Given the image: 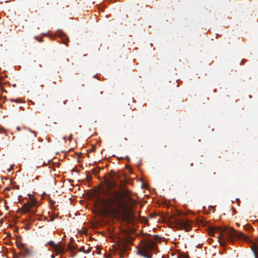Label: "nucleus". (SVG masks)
<instances>
[{
    "label": "nucleus",
    "mask_w": 258,
    "mask_h": 258,
    "mask_svg": "<svg viewBox=\"0 0 258 258\" xmlns=\"http://www.w3.org/2000/svg\"><path fill=\"white\" fill-rule=\"evenodd\" d=\"M117 179H119V175L116 173H113L110 179H105L106 187L102 194L106 199L99 198L103 212L106 216L117 215L120 212L126 211L135 203V201L131 197V192L127 188L120 186L122 192L113 190L117 185Z\"/></svg>",
    "instance_id": "f257e3e1"
},
{
    "label": "nucleus",
    "mask_w": 258,
    "mask_h": 258,
    "mask_svg": "<svg viewBox=\"0 0 258 258\" xmlns=\"http://www.w3.org/2000/svg\"><path fill=\"white\" fill-rule=\"evenodd\" d=\"M219 233L217 236L218 241L222 246L226 245L227 242H233L237 239L246 240L247 237L242 232H239L231 228L217 227L214 229H211L209 231L211 236H215V232Z\"/></svg>",
    "instance_id": "f03ea898"
},
{
    "label": "nucleus",
    "mask_w": 258,
    "mask_h": 258,
    "mask_svg": "<svg viewBox=\"0 0 258 258\" xmlns=\"http://www.w3.org/2000/svg\"><path fill=\"white\" fill-rule=\"evenodd\" d=\"M157 248V244L151 239L142 241L138 248L137 253L145 258H152V250Z\"/></svg>",
    "instance_id": "7ed1b4c3"
},
{
    "label": "nucleus",
    "mask_w": 258,
    "mask_h": 258,
    "mask_svg": "<svg viewBox=\"0 0 258 258\" xmlns=\"http://www.w3.org/2000/svg\"><path fill=\"white\" fill-rule=\"evenodd\" d=\"M170 221L177 228L184 229L185 231H189L191 229L190 222L186 218H180L177 216L173 215L171 217Z\"/></svg>",
    "instance_id": "20e7f679"
},
{
    "label": "nucleus",
    "mask_w": 258,
    "mask_h": 258,
    "mask_svg": "<svg viewBox=\"0 0 258 258\" xmlns=\"http://www.w3.org/2000/svg\"><path fill=\"white\" fill-rule=\"evenodd\" d=\"M134 240V239L130 238L129 240H125V241H123L122 243H120L119 245V248L121 251L120 253V257L123 258V252L127 251L130 249V247L127 244V243L132 242Z\"/></svg>",
    "instance_id": "39448f33"
},
{
    "label": "nucleus",
    "mask_w": 258,
    "mask_h": 258,
    "mask_svg": "<svg viewBox=\"0 0 258 258\" xmlns=\"http://www.w3.org/2000/svg\"><path fill=\"white\" fill-rule=\"evenodd\" d=\"M47 244L53 248L57 253H63L64 251V247L60 243L55 244L53 241H50L47 243Z\"/></svg>",
    "instance_id": "423d86ee"
},
{
    "label": "nucleus",
    "mask_w": 258,
    "mask_h": 258,
    "mask_svg": "<svg viewBox=\"0 0 258 258\" xmlns=\"http://www.w3.org/2000/svg\"><path fill=\"white\" fill-rule=\"evenodd\" d=\"M20 253L22 254L24 257L26 258L32 256L34 255V251L32 248H29L26 247L22 251H20Z\"/></svg>",
    "instance_id": "0eeeda50"
},
{
    "label": "nucleus",
    "mask_w": 258,
    "mask_h": 258,
    "mask_svg": "<svg viewBox=\"0 0 258 258\" xmlns=\"http://www.w3.org/2000/svg\"><path fill=\"white\" fill-rule=\"evenodd\" d=\"M56 35L61 38L62 43L65 45H67L69 42V38L66 36V34L62 31H59L57 32Z\"/></svg>",
    "instance_id": "6e6552de"
},
{
    "label": "nucleus",
    "mask_w": 258,
    "mask_h": 258,
    "mask_svg": "<svg viewBox=\"0 0 258 258\" xmlns=\"http://www.w3.org/2000/svg\"><path fill=\"white\" fill-rule=\"evenodd\" d=\"M33 205V203L31 202H28L26 203H25L22 207V210L23 213H25L29 211Z\"/></svg>",
    "instance_id": "1a4fd4ad"
},
{
    "label": "nucleus",
    "mask_w": 258,
    "mask_h": 258,
    "mask_svg": "<svg viewBox=\"0 0 258 258\" xmlns=\"http://www.w3.org/2000/svg\"><path fill=\"white\" fill-rule=\"evenodd\" d=\"M255 258H258V245L253 244L251 248Z\"/></svg>",
    "instance_id": "9d476101"
},
{
    "label": "nucleus",
    "mask_w": 258,
    "mask_h": 258,
    "mask_svg": "<svg viewBox=\"0 0 258 258\" xmlns=\"http://www.w3.org/2000/svg\"><path fill=\"white\" fill-rule=\"evenodd\" d=\"M16 245L21 251H22L26 247L25 244L22 242H16Z\"/></svg>",
    "instance_id": "9b49d317"
},
{
    "label": "nucleus",
    "mask_w": 258,
    "mask_h": 258,
    "mask_svg": "<svg viewBox=\"0 0 258 258\" xmlns=\"http://www.w3.org/2000/svg\"><path fill=\"white\" fill-rule=\"evenodd\" d=\"M33 143H31L30 145H29L28 144H27V147H26V149L28 150H29V151H31L33 149Z\"/></svg>",
    "instance_id": "f8f14e48"
},
{
    "label": "nucleus",
    "mask_w": 258,
    "mask_h": 258,
    "mask_svg": "<svg viewBox=\"0 0 258 258\" xmlns=\"http://www.w3.org/2000/svg\"><path fill=\"white\" fill-rule=\"evenodd\" d=\"M92 173L95 175H97L100 172V169L97 168H94L92 169Z\"/></svg>",
    "instance_id": "ddd939ff"
},
{
    "label": "nucleus",
    "mask_w": 258,
    "mask_h": 258,
    "mask_svg": "<svg viewBox=\"0 0 258 258\" xmlns=\"http://www.w3.org/2000/svg\"><path fill=\"white\" fill-rule=\"evenodd\" d=\"M178 258H189L188 255L184 254V253H180Z\"/></svg>",
    "instance_id": "4468645a"
},
{
    "label": "nucleus",
    "mask_w": 258,
    "mask_h": 258,
    "mask_svg": "<svg viewBox=\"0 0 258 258\" xmlns=\"http://www.w3.org/2000/svg\"><path fill=\"white\" fill-rule=\"evenodd\" d=\"M30 134L32 136V140L34 141L36 137V135L35 132H30Z\"/></svg>",
    "instance_id": "2eb2a0df"
},
{
    "label": "nucleus",
    "mask_w": 258,
    "mask_h": 258,
    "mask_svg": "<svg viewBox=\"0 0 258 258\" xmlns=\"http://www.w3.org/2000/svg\"><path fill=\"white\" fill-rule=\"evenodd\" d=\"M86 179L88 181H90L92 179V176L89 174H87L86 175Z\"/></svg>",
    "instance_id": "dca6fc26"
},
{
    "label": "nucleus",
    "mask_w": 258,
    "mask_h": 258,
    "mask_svg": "<svg viewBox=\"0 0 258 258\" xmlns=\"http://www.w3.org/2000/svg\"><path fill=\"white\" fill-rule=\"evenodd\" d=\"M12 189H19V185H15L14 186H13ZM8 190H11V188H8L7 189Z\"/></svg>",
    "instance_id": "f3484780"
},
{
    "label": "nucleus",
    "mask_w": 258,
    "mask_h": 258,
    "mask_svg": "<svg viewBox=\"0 0 258 258\" xmlns=\"http://www.w3.org/2000/svg\"><path fill=\"white\" fill-rule=\"evenodd\" d=\"M54 219H55V217L53 216H51L50 217V219L49 221H54Z\"/></svg>",
    "instance_id": "a211bd4d"
},
{
    "label": "nucleus",
    "mask_w": 258,
    "mask_h": 258,
    "mask_svg": "<svg viewBox=\"0 0 258 258\" xmlns=\"http://www.w3.org/2000/svg\"><path fill=\"white\" fill-rule=\"evenodd\" d=\"M80 251H82L83 252H85V249L84 248V247H81L80 248V250H79Z\"/></svg>",
    "instance_id": "6ab92c4d"
},
{
    "label": "nucleus",
    "mask_w": 258,
    "mask_h": 258,
    "mask_svg": "<svg viewBox=\"0 0 258 258\" xmlns=\"http://www.w3.org/2000/svg\"><path fill=\"white\" fill-rule=\"evenodd\" d=\"M70 142H71L72 141V135H70L69 138H68Z\"/></svg>",
    "instance_id": "aec40b11"
},
{
    "label": "nucleus",
    "mask_w": 258,
    "mask_h": 258,
    "mask_svg": "<svg viewBox=\"0 0 258 258\" xmlns=\"http://www.w3.org/2000/svg\"><path fill=\"white\" fill-rule=\"evenodd\" d=\"M157 238H158V235H155L154 236V239H155V240H157Z\"/></svg>",
    "instance_id": "412c9836"
},
{
    "label": "nucleus",
    "mask_w": 258,
    "mask_h": 258,
    "mask_svg": "<svg viewBox=\"0 0 258 258\" xmlns=\"http://www.w3.org/2000/svg\"><path fill=\"white\" fill-rule=\"evenodd\" d=\"M17 130L20 131V127L18 126L17 127Z\"/></svg>",
    "instance_id": "4be33fe9"
},
{
    "label": "nucleus",
    "mask_w": 258,
    "mask_h": 258,
    "mask_svg": "<svg viewBox=\"0 0 258 258\" xmlns=\"http://www.w3.org/2000/svg\"><path fill=\"white\" fill-rule=\"evenodd\" d=\"M102 93H103V92H102V91L100 92V95L102 94Z\"/></svg>",
    "instance_id": "5701e85b"
},
{
    "label": "nucleus",
    "mask_w": 258,
    "mask_h": 258,
    "mask_svg": "<svg viewBox=\"0 0 258 258\" xmlns=\"http://www.w3.org/2000/svg\"><path fill=\"white\" fill-rule=\"evenodd\" d=\"M14 258H18V256H15Z\"/></svg>",
    "instance_id": "b1692460"
}]
</instances>
